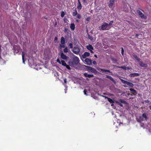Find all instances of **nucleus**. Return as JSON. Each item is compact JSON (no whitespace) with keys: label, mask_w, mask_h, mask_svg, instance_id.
<instances>
[{"label":"nucleus","mask_w":151,"mask_h":151,"mask_svg":"<svg viewBox=\"0 0 151 151\" xmlns=\"http://www.w3.org/2000/svg\"><path fill=\"white\" fill-rule=\"evenodd\" d=\"M80 60L79 58L75 55L73 53H71L68 64L71 67L75 68L78 65L79 63Z\"/></svg>","instance_id":"1"},{"label":"nucleus","mask_w":151,"mask_h":151,"mask_svg":"<svg viewBox=\"0 0 151 151\" xmlns=\"http://www.w3.org/2000/svg\"><path fill=\"white\" fill-rule=\"evenodd\" d=\"M72 51L75 54L77 55L79 53L80 51V50L78 47L76 46L74 47L73 48L72 50Z\"/></svg>","instance_id":"2"},{"label":"nucleus","mask_w":151,"mask_h":151,"mask_svg":"<svg viewBox=\"0 0 151 151\" xmlns=\"http://www.w3.org/2000/svg\"><path fill=\"white\" fill-rule=\"evenodd\" d=\"M137 12L141 18L144 19H147L146 16L143 14L140 10H137Z\"/></svg>","instance_id":"3"},{"label":"nucleus","mask_w":151,"mask_h":151,"mask_svg":"<svg viewBox=\"0 0 151 151\" xmlns=\"http://www.w3.org/2000/svg\"><path fill=\"white\" fill-rule=\"evenodd\" d=\"M108 25V24L106 22H104L101 26V29L102 30H106V28Z\"/></svg>","instance_id":"4"},{"label":"nucleus","mask_w":151,"mask_h":151,"mask_svg":"<svg viewBox=\"0 0 151 151\" xmlns=\"http://www.w3.org/2000/svg\"><path fill=\"white\" fill-rule=\"evenodd\" d=\"M139 63V65L142 67L146 68L147 67L148 65L147 63H145L143 62L142 61L139 60V61L138 62Z\"/></svg>","instance_id":"5"},{"label":"nucleus","mask_w":151,"mask_h":151,"mask_svg":"<svg viewBox=\"0 0 151 151\" xmlns=\"http://www.w3.org/2000/svg\"><path fill=\"white\" fill-rule=\"evenodd\" d=\"M99 70H101L102 72H108L110 73V74L111 75H112V72H111L109 70H106L103 68H99Z\"/></svg>","instance_id":"6"},{"label":"nucleus","mask_w":151,"mask_h":151,"mask_svg":"<svg viewBox=\"0 0 151 151\" xmlns=\"http://www.w3.org/2000/svg\"><path fill=\"white\" fill-rule=\"evenodd\" d=\"M85 61L87 65H90L91 64L92 61L91 59L86 58L85 60Z\"/></svg>","instance_id":"7"},{"label":"nucleus","mask_w":151,"mask_h":151,"mask_svg":"<svg viewBox=\"0 0 151 151\" xmlns=\"http://www.w3.org/2000/svg\"><path fill=\"white\" fill-rule=\"evenodd\" d=\"M83 75L86 77L89 78H92L94 76L93 74H88L86 73H83Z\"/></svg>","instance_id":"8"},{"label":"nucleus","mask_w":151,"mask_h":151,"mask_svg":"<svg viewBox=\"0 0 151 151\" xmlns=\"http://www.w3.org/2000/svg\"><path fill=\"white\" fill-rule=\"evenodd\" d=\"M90 53L88 52H85L82 55V57L83 58H85L86 57L89 56Z\"/></svg>","instance_id":"9"},{"label":"nucleus","mask_w":151,"mask_h":151,"mask_svg":"<svg viewBox=\"0 0 151 151\" xmlns=\"http://www.w3.org/2000/svg\"><path fill=\"white\" fill-rule=\"evenodd\" d=\"M60 56L64 60L68 58L67 56L64 54L63 52L61 53Z\"/></svg>","instance_id":"10"},{"label":"nucleus","mask_w":151,"mask_h":151,"mask_svg":"<svg viewBox=\"0 0 151 151\" xmlns=\"http://www.w3.org/2000/svg\"><path fill=\"white\" fill-rule=\"evenodd\" d=\"M129 90L132 91V93L134 95H136L137 93V91L133 88H130Z\"/></svg>","instance_id":"11"},{"label":"nucleus","mask_w":151,"mask_h":151,"mask_svg":"<svg viewBox=\"0 0 151 151\" xmlns=\"http://www.w3.org/2000/svg\"><path fill=\"white\" fill-rule=\"evenodd\" d=\"M139 76V74L138 73H132L130 74L129 76L131 77H134L135 76Z\"/></svg>","instance_id":"12"},{"label":"nucleus","mask_w":151,"mask_h":151,"mask_svg":"<svg viewBox=\"0 0 151 151\" xmlns=\"http://www.w3.org/2000/svg\"><path fill=\"white\" fill-rule=\"evenodd\" d=\"M60 43L62 45H64L65 43V39L63 37H62L60 39Z\"/></svg>","instance_id":"13"},{"label":"nucleus","mask_w":151,"mask_h":151,"mask_svg":"<svg viewBox=\"0 0 151 151\" xmlns=\"http://www.w3.org/2000/svg\"><path fill=\"white\" fill-rule=\"evenodd\" d=\"M78 4L77 8L79 9H81L82 8V5L79 0H78Z\"/></svg>","instance_id":"14"},{"label":"nucleus","mask_w":151,"mask_h":151,"mask_svg":"<svg viewBox=\"0 0 151 151\" xmlns=\"http://www.w3.org/2000/svg\"><path fill=\"white\" fill-rule=\"evenodd\" d=\"M132 56L138 62L139 61V60H141V59L139 58L137 56L135 55L134 53L132 54Z\"/></svg>","instance_id":"15"},{"label":"nucleus","mask_w":151,"mask_h":151,"mask_svg":"<svg viewBox=\"0 0 151 151\" xmlns=\"http://www.w3.org/2000/svg\"><path fill=\"white\" fill-rule=\"evenodd\" d=\"M86 48L89 50H93V47L91 45H88L86 46Z\"/></svg>","instance_id":"16"},{"label":"nucleus","mask_w":151,"mask_h":151,"mask_svg":"<svg viewBox=\"0 0 151 151\" xmlns=\"http://www.w3.org/2000/svg\"><path fill=\"white\" fill-rule=\"evenodd\" d=\"M106 77L112 81L113 82H115V81L113 78L111 76L108 75H106Z\"/></svg>","instance_id":"17"},{"label":"nucleus","mask_w":151,"mask_h":151,"mask_svg":"<svg viewBox=\"0 0 151 151\" xmlns=\"http://www.w3.org/2000/svg\"><path fill=\"white\" fill-rule=\"evenodd\" d=\"M142 116L143 118L145 119V120L147 121L148 119V118L147 117V115L145 113H143L142 115Z\"/></svg>","instance_id":"18"},{"label":"nucleus","mask_w":151,"mask_h":151,"mask_svg":"<svg viewBox=\"0 0 151 151\" xmlns=\"http://www.w3.org/2000/svg\"><path fill=\"white\" fill-rule=\"evenodd\" d=\"M91 72L92 73H94L95 74H96L97 73V70H96V69L93 68H92Z\"/></svg>","instance_id":"19"},{"label":"nucleus","mask_w":151,"mask_h":151,"mask_svg":"<svg viewBox=\"0 0 151 151\" xmlns=\"http://www.w3.org/2000/svg\"><path fill=\"white\" fill-rule=\"evenodd\" d=\"M114 0H110L109 5V6H112L113 5L114 3Z\"/></svg>","instance_id":"20"},{"label":"nucleus","mask_w":151,"mask_h":151,"mask_svg":"<svg viewBox=\"0 0 151 151\" xmlns=\"http://www.w3.org/2000/svg\"><path fill=\"white\" fill-rule=\"evenodd\" d=\"M126 84L128 85L129 86L131 87H133L134 86V84L132 83L127 81Z\"/></svg>","instance_id":"21"},{"label":"nucleus","mask_w":151,"mask_h":151,"mask_svg":"<svg viewBox=\"0 0 151 151\" xmlns=\"http://www.w3.org/2000/svg\"><path fill=\"white\" fill-rule=\"evenodd\" d=\"M85 67H86V68L87 69V70L89 72L91 71V69L92 68L91 67L87 66V65H85Z\"/></svg>","instance_id":"22"},{"label":"nucleus","mask_w":151,"mask_h":151,"mask_svg":"<svg viewBox=\"0 0 151 151\" xmlns=\"http://www.w3.org/2000/svg\"><path fill=\"white\" fill-rule=\"evenodd\" d=\"M70 28L72 30H74L75 28V25L74 23L71 24Z\"/></svg>","instance_id":"23"},{"label":"nucleus","mask_w":151,"mask_h":151,"mask_svg":"<svg viewBox=\"0 0 151 151\" xmlns=\"http://www.w3.org/2000/svg\"><path fill=\"white\" fill-rule=\"evenodd\" d=\"M74 12H73L72 13V15L73 16H76L78 14V13L77 11L76 8L74 9Z\"/></svg>","instance_id":"24"},{"label":"nucleus","mask_w":151,"mask_h":151,"mask_svg":"<svg viewBox=\"0 0 151 151\" xmlns=\"http://www.w3.org/2000/svg\"><path fill=\"white\" fill-rule=\"evenodd\" d=\"M22 60L23 61V63H25V60H24V57L25 55V53L24 52H22Z\"/></svg>","instance_id":"25"},{"label":"nucleus","mask_w":151,"mask_h":151,"mask_svg":"<svg viewBox=\"0 0 151 151\" xmlns=\"http://www.w3.org/2000/svg\"><path fill=\"white\" fill-rule=\"evenodd\" d=\"M91 20V17H89L86 19V20L87 22H86V23H88L89 21Z\"/></svg>","instance_id":"26"},{"label":"nucleus","mask_w":151,"mask_h":151,"mask_svg":"<svg viewBox=\"0 0 151 151\" xmlns=\"http://www.w3.org/2000/svg\"><path fill=\"white\" fill-rule=\"evenodd\" d=\"M108 101L111 103H114V101L113 100L110 98H108Z\"/></svg>","instance_id":"27"},{"label":"nucleus","mask_w":151,"mask_h":151,"mask_svg":"<svg viewBox=\"0 0 151 151\" xmlns=\"http://www.w3.org/2000/svg\"><path fill=\"white\" fill-rule=\"evenodd\" d=\"M61 63L62 64V65L65 66V65H66V63L63 60H62L61 61Z\"/></svg>","instance_id":"28"},{"label":"nucleus","mask_w":151,"mask_h":151,"mask_svg":"<svg viewBox=\"0 0 151 151\" xmlns=\"http://www.w3.org/2000/svg\"><path fill=\"white\" fill-rule=\"evenodd\" d=\"M142 116H139V119L138 120V122H142L143 121V119H142Z\"/></svg>","instance_id":"29"},{"label":"nucleus","mask_w":151,"mask_h":151,"mask_svg":"<svg viewBox=\"0 0 151 151\" xmlns=\"http://www.w3.org/2000/svg\"><path fill=\"white\" fill-rule=\"evenodd\" d=\"M120 79L122 83L126 84L127 81H125L122 79H121V78H120Z\"/></svg>","instance_id":"30"},{"label":"nucleus","mask_w":151,"mask_h":151,"mask_svg":"<svg viewBox=\"0 0 151 151\" xmlns=\"http://www.w3.org/2000/svg\"><path fill=\"white\" fill-rule=\"evenodd\" d=\"M63 51L65 53H67L68 52V49L67 47H65L63 49Z\"/></svg>","instance_id":"31"},{"label":"nucleus","mask_w":151,"mask_h":151,"mask_svg":"<svg viewBox=\"0 0 151 151\" xmlns=\"http://www.w3.org/2000/svg\"><path fill=\"white\" fill-rule=\"evenodd\" d=\"M111 60L114 63H115L117 61V60L114 58H111Z\"/></svg>","instance_id":"32"},{"label":"nucleus","mask_w":151,"mask_h":151,"mask_svg":"<svg viewBox=\"0 0 151 151\" xmlns=\"http://www.w3.org/2000/svg\"><path fill=\"white\" fill-rule=\"evenodd\" d=\"M70 66L69 65H68L67 64H66V65H65V66L66 67V68L68 70H71V68Z\"/></svg>","instance_id":"33"},{"label":"nucleus","mask_w":151,"mask_h":151,"mask_svg":"<svg viewBox=\"0 0 151 151\" xmlns=\"http://www.w3.org/2000/svg\"><path fill=\"white\" fill-rule=\"evenodd\" d=\"M68 46L71 49L73 48V44L72 43H70L69 44Z\"/></svg>","instance_id":"34"},{"label":"nucleus","mask_w":151,"mask_h":151,"mask_svg":"<svg viewBox=\"0 0 151 151\" xmlns=\"http://www.w3.org/2000/svg\"><path fill=\"white\" fill-rule=\"evenodd\" d=\"M65 15V13L63 11H62L61 13V16L62 17H63Z\"/></svg>","instance_id":"35"},{"label":"nucleus","mask_w":151,"mask_h":151,"mask_svg":"<svg viewBox=\"0 0 151 151\" xmlns=\"http://www.w3.org/2000/svg\"><path fill=\"white\" fill-rule=\"evenodd\" d=\"M118 68H121L124 70H126V69L127 67L125 66L118 67Z\"/></svg>","instance_id":"36"},{"label":"nucleus","mask_w":151,"mask_h":151,"mask_svg":"<svg viewBox=\"0 0 151 151\" xmlns=\"http://www.w3.org/2000/svg\"><path fill=\"white\" fill-rule=\"evenodd\" d=\"M77 17L78 19H80L81 18V16L80 14H78L77 15Z\"/></svg>","instance_id":"37"},{"label":"nucleus","mask_w":151,"mask_h":151,"mask_svg":"<svg viewBox=\"0 0 151 151\" xmlns=\"http://www.w3.org/2000/svg\"><path fill=\"white\" fill-rule=\"evenodd\" d=\"M114 22V21L113 20H112L110 21L109 24H108V25H112L113 23Z\"/></svg>","instance_id":"38"},{"label":"nucleus","mask_w":151,"mask_h":151,"mask_svg":"<svg viewBox=\"0 0 151 151\" xmlns=\"http://www.w3.org/2000/svg\"><path fill=\"white\" fill-rule=\"evenodd\" d=\"M60 47L61 48H64L65 47V45H60Z\"/></svg>","instance_id":"39"},{"label":"nucleus","mask_w":151,"mask_h":151,"mask_svg":"<svg viewBox=\"0 0 151 151\" xmlns=\"http://www.w3.org/2000/svg\"><path fill=\"white\" fill-rule=\"evenodd\" d=\"M88 38L91 40H92L93 39V38L91 36L89 35L88 36Z\"/></svg>","instance_id":"40"},{"label":"nucleus","mask_w":151,"mask_h":151,"mask_svg":"<svg viewBox=\"0 0 151 151\" xmlns=\"http://www.w3.org/2000/svg\"><path fill=\"white\" fill-rule=\"evenodd\" d=\"M87 90H86V89H84V91H83V93L84 94L86 95H87V94L86 93V92H87Z\"/></svg>","instance_id":"41"},{"label":"nucleus","mask_w":151,"mask_h":151,"mask_svg":"<svg viewBox=\"0 0 151 151\" xmlns=\"http://www.w3.org/2000/svg\"><path fill=\"white\" fill-rule=\"evenodd\" d=\"M121 51H122V52H121L122 54V55H123L124 50L122 47V50Z\"/></svg>","instance_id":"42"},{"label":"nucleus","mask_w":151,"mask_h":151,"mask_svg":"<svg viewBox=\"0 0 151 151\" xmlns=\"http://www.w3.org/2000/svg\"><path fill=\"white\" fill-rule=\"evenodd\" d=\"M57 62H58L60 64H61V61L59 58H58L57 60Z\"/></svg>","instance_id":"43"},{"label":"nucleus","mask_w":151,"mask_h":151,"mask_svg":"<svg viewBox=\"0 0 151 151\" xmlns=\"http://www.w3.org/2000/svg\"><path fill=\"white\" fill-rule=\"evenodd\" d=\"M64 83L66 84L67 83V79L66 78H65L64 79Z\"/></svg>","instance_id":"44"},{"label":"nucleus","mask_w":151,"mask_h":151,"mask_svg":"<svg viewBox=\"0 0 151 151\" xmlns=\"http://www.w3.org/2000/svg\"><path fill=\"white\" fill-rule=\"evenodd\" d=\"M101 96H102L103 97L105 98V99H108V98H109L108 97H107L106 96H103V95H101Z\"/></svg>","instance_id":"45"},{"label":"nucleus","mask_w":151,"mask_h":151,"mask_svg":"<svg viewBox=\"0 0 151 151\" xmlns=\"http://www.w3.org/2000/svg\"><path fill=\"white\" fill-rule=\"evenodd\" d=\"M93 63L94 65H96V61H94L93 62Z\"/></svg>","instance_id":"46"},{"label":"nucleus","mask_w":151,"mask_h":151,"mask_svg":"<svg viewBox=\"0 0 151 151\" xmlns=\"http://www.w3.org/2000/svg\"><path fill=\"white\" fill-rule=\"evenodd\" d=\"M120 101H121V102L122 103H124L125 102V101L124 100H122V99H120Z\"/></svg>","instance_id":"47"},{"label":"nucleus","mask_w":151,"mask_h":151,"mask_svg":"<svg viewBox=\"0 0 151 151\" xmlns=\"http://www.w3.org/2000/svg\"><path fill=\"white\" fill-rule=\"evenodd\" d=\"M83 2L84 3H86L87 2L86 0H83Z\"/></svg>","instance_id":"48"},{"label":"nucleus","mask_w":151,"mask_h":151,"mask_svg":"<svg viewBox=\"0 0 151 151\" xmlns=\"http://www.w3.org/2000/svg\"><path fill=\"white\" fill-rule=\"evenodd\" d=\"M58 40V38H57V37H56L55 38V39H54V41H55V42L56 40Z\"/></svg>","instance_id":"49"},{"label":"nucleus","mask_w":151,"mask_h":151,"mask_svg":"<svg viewBox=\"0 0 151 151\" xmlns=\"http://www.w3.org/2000/svg\"><path fill=\"white\" fill-rule=\"evenodd\" d=\"M118 104H119V105H120V106H123V105H122V104H121V103H119Z\"/></svg>","instance_id":"50"},{"label":"nucleus","mask_w":151,"mask_h":151,"mask_svg":"<svg viewBox=\"0 0 151 151\" xmlns=\"http://www.w3.org/2000/svg\"><path fill=\"white\" fill-rule=\"evenodd\" d=\"M139 35L138 34H137L135 35V36H136V37L137 38H138V37Z\"/></svg>","instance_id":"51"},{"label":"nucleus","mask_w":151,"mask_h":151,"mask_svg":"<svg viewBox=\"0 0 151 151\" xmlns=\"http://www.w3.org/2000/svg\"><path fill=\"white\" fill-rule=\"evenodd\" d=\"M93 50H90L91 52V53H93Z\"/></svg>","instance_id":"52"},{"label":"nucleus","mask_w":151,"mask_h":151,"mask_svg":"<svg viewBox=\"0 0 151 151\" xmlns=\"http://www.w3.org/2000/svg\"><path fill=\"white\" fill-rule=\"evenodd\" d=\"M127 94H128V95H131V96H132V94H130V93H127Z\"/></svg>","instance_id":"53"},{"label":"nucleus","mask_w":151,"mask_h":151,"mask_svg":"<svg viewBox=\"0 0 151 151\" xmlns=\"http://www.w3.org/2000/svg\"><path fill=\"white\" fill-rule=\"evenodd\" d=\"M149 108L151 110V105L149 106Z\"/></svg>","instance_id":"54"},{"label":"nucleus","mask_w":151,"mask_h":151,"mask_svg":"<svg viewBox=\"0 0 151 151\" xmlns=\"http://www.w3.org/2000/svg\"><path fill=\"white\" fill-rule=\"evenodd\" d=\"M76 22H79V20H78L76 19Z\"/></svg>","instance_id":"55"},{"label":"nucleus","mask_w":151,"mask_h":151,"mask_svg":"<svg viewBox=\"0 0 151 151\" xmlns=\"http://www.w3.org/2000/svg\"><path fill=\"white\" fill-rule=\"evenodd\" d=\"M94 57L96 58H97V56L96 55H94Z\"/></svg>","instance_id":"56"},{"label":"nucleus","mask_w":151,"mask_h":151,"mask_svg":"<svg viewBox=\"0 0 151 151\" xmlns=\"http://www.w3.org/2000/svg\"><path fill=\"white\" fill-rule=\"evenodd\" d=\"M123 86L125 88L127 87V86L126 85H124Z\"/></svg>","instance_id":"57"},{"label":"nucleus","mask_w":151,"mask_h":151,"mask_svg":"<svg viewBox=\"0 0 151 151\" xmlns=\"http://www.w3.org/2000/svg\"><path fill=\"white\" fill-rule=\"evenodd\" d=\"M113 67H114H114H117L115 65H113Z\"/></svg>","instance_id":"58"},{"label":"nucleus","mask_w":151,"mask_h":151,"mask_svg":"<svg viewBox=\"0 0 151 151\" xmlns=\"http://www.w3.org/2000/svg\"><path fill=\"white\" fill-rule=\"evenodd\" d=\"M149 102V101L148 100H147L146 101V103H148Z\"/></svg>","instance_id":"59"},{"label":"nucleus","mask_w":151,"mask_h":151,"mask_svg":"<svg viewBox=\"0 0 151 151\" xmlns=\"http://www.w3.org/2000/svg\"><path fill=\"white\" fill-rule=\"evenodd\" d=\"M67 29L66 28H65V32L66 31H67Z\"/></svg>","instance_id":"60"},{"label":"nucleus","mask_w":151,"mask_h":151,"mask_svg":"<svg viewBox=\"0 0 151 151\" xmlns=\"http://www.w3.org/2000/svg\"><path fill=\"white\" fill-rule=\"evenodd\" d=\"M114 104L113 103H112V104H111V106H112L114 105Z\"/></svg>","instance_id":"61"},{"label":"nucleus","mask_w":151,"mask_h":151,"mask_svg":"<svg viewBox=\"0 0 151 151\" xmlns=\"http://www.w3.org/2000/svg\"><path fill=\"white\" fill-rule=\"evenodd\" d=\"M127 68L128 69H129V70L130 69L129 67H127Z\"/></svg>","instance_id":"62"},{"label":"nucleus","mask_w":151,"mask_h":151,"mask_svg":"<svg viewBox=\"0 0 151 151\" xmlns=\"http://www.w3.org/2000/svg\"><path fill=\"white\" fill-rule=\"evenodd\" d=\"M130 99H133V98H130Z\"/></svg>","instance_id":"63"},{"label":"nucleus","mask_w":151,"mask_h":151,"mask_svg":"<svg viewBox=\"0 0 151 151\" xmlns=\"http://www.w3.org/2000/svg\"><path fill=\"white\" fill-rule=\"evenodd\" d=\"M45 19H47V18H45Z\"/></svg>","instance_id":"64"}]
</instances>
